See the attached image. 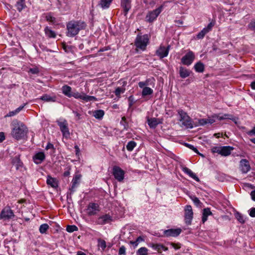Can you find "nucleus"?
<instances>
[{"mask_svg": "<svg viewBox=\"0 0 255 255\" xmlns=\"http://www.w3.org/2000/svg\"><path fill=\"white\" fill-rule=\"evenodd\" d=\"M15 7L19 12H21L26 7L25 0H18L15 4Z\"/></svg>", "mask_w": 255, "mask_h": 255, "instance_id": "29", "label": "nucleus"}, {"mask_svg": "<svg viewBox=\"0 0 255 255\" xmlns=\"http://www.w3.org/2000/svg\"><path fill=\"white\" fill-rule=\"evenodd\" d=\"M249 27L255 32V21H252L249 24Z\"/></svg>", "mask_w": 255, "mask_h": 255, "instance_id": "53", "label": "nucleus"}, {"mask_svg": "<svg viewBox=\"0 0 255 255\" xmlns=\"http://www.w3.org/2000/svg\"><path fill=\"white\" fill-rule=\"evenodd\" d=\"M163 9V5H161L155 9L149 11L146 16V21L149 22H152L154 21Z\"/></svg>", "mask_w": 255, "mask_h": 255, "instance_id": "7", "label": "nucleus"}, {"mask_svg": "<svg viewBox=\"0 0 255 255\" xmlns=\"http://www.w3.org/2000/svg\"><path fill=\"white\" fill-rule=\"evenodd\" d=\"M212 214V213L210 208H206L204 209L202 217V222L203 223H204L207 220L208 217Z\"/></svg>", "mask_w": 255, "mask_h": 255, "instance_id": "28", "label": "nucleus"}, {"mask_svg": "<svg viewBox=\"0 0 255 255\" xmlns=\"http://www.w3.org/2000/svg\"><path fill=\"white\" fill-rule=\"evenodd\" d=\"M100 210V206L95 203H90L87 207V211L89 216L96 215Z\"/></svg>", "mask_w": 255, "mask_h": 255, "instance_id": "13", "label": "nucleus"}, {"mask_svg": "<svg viewBox=\"0 0 255 255\" xmlns=\"http://www.w3.org/2000/svg\"><path fill=\"white\" fill-rule=\"evenodd\" d=\"M112 174L118 181L120 182L123 181L125 178V171L120 167L117 165L114 166L112 169Z\"/></svg>", "mask_w": 255, "mask_h": 255, "instance_id": "8", "label": "nucleus"}, {"mask_svg": "<svg viewBox=\"0 0 255 255\" xmlns=\"http://www.w3.org/2000/svg\"><path fill=\"white\" fill-rule=\"evenodd\" d=\"M129 244L130 245H132L134 248L136 247L138 244L137 243V242H136V241H131L129 242Z\"/></svg>", "mask_w": 255, "mask_h": 255, "instance_id": "62", "label": "nucleus"}, {"mask_svg": "<svg viewBox=\"0 0 255 255\" xmlns=\"http://www.w3.org/2000/svg\"><path fill=\"white\" fill-rule=\"evenodd\" d=\"M249 215L252 217H255V208H252L250 210Z\"/></svg>", "mask_w": 255, "mask_h": 255, "instance_id": "55", "label": "nucleus"}, {"mask_svg": "<svg viewBox=\"0 0 255 255\" xmlns=\"http://www.w3.org/2000/svg\"><path fill=\"white\" fill-rule=\"evenodd\" d=\"M81 178V175L80 174H76L73 177L72 180V185L70 188V190L71 192H74L75 188L76 187L77 184H78L79 182V180Z\"/></svg>", "mask_w": 255, "mask_h": 255, "instance_id": "25", "label": "nucleus"}, {"mask_svg": "<svg viewBox=\"0 0 255 255\" xmlns=\"http://www.w3.org/2000/svg\"><path fill=\"white\" fill-rule=\"evenodd\" d=\"M247 133L250 136L254 135H255V127H254L252 130L247 131Z\"/></svg>", "mask_w": 255, "mask_h": 255, "instance_id": "56", "label": "nucleus"}, {"mask_svg": "<svg viewBox=\"0 0 255 255\" xmlns=\"http://www.w3.org/2000/svg\"><path fill=\"white\" fill-rule=\"evenodd\" d=\"M77 230L78 227L75 225H68L66 227V231L69 233H72Z\"/></svg>", "mask_w": 255, "mask_h": 255, "instance_id": "40", "label": "nucleus"}, {"mask_svg": "<svg viewBox=\"0 0 255 255\" xmlns=\"http://www.w3.org/2000/svg\"><path fill=\"white\" fill-rule=\"evenodd\" d=\"M45 159L44 152H39L36 153L33 157L34 162L37 164H40Z\"/></svg>", "mask_w": 255, "mask_h": 255, "instance_id": "18", "label": "nucleus"}, {"mask_svg": "<svg viewBox=\"0 0 255 255\" xmlns=\"http://www.w3.org/2000/svg\"><path fill=\"white\" fill-rule=\"evenodd\" d=\"M121 124H123L124 126V128L125 129H127L128 127V123H127L126 118L125 117H123L122 118V121L121 122Z\"/></svg>", "mask_w": 255, "mask_h": 255, "instance_id": "49", "label": "nucleus"}, {"mask_svg": "<svg viewBox=\"0 0 255 255\" xmlns=\"http://www.w3.org/2000/svg\"><path fill=\"white\" fill-rule=\"evenodd\" d=\"M15 216L13 211L9 206L7 205L4 207L0 213V219L9 220L13 218Z\"/></svg>", "mask_w": 255, "mask_h": 255, "instance_id": "6", "label": "nucleus"}, {"mask_svg": "<svg viewBox=\"0 0 255 255\" xmlns=\"http://www.w3.org/2000/svg\"><path fill=\"white\" fill-rule=\"evenodd\" d=\"M62 93L68 98L74 97L76 99H81L85 102L96 101L97 98L93 96H89L84 92H72V88L67 85H65L61 88Z\"/></svg>", "mask_w": 255, "mask_h": 255, "instance_id": "1", "label": "nucleus"}, {"mask_svg": "<svg viewBox=\"0 0 255 255\" xmlns=\"http://www.w3.org/2000/svg\"><path fill=\"white\" fill-rule=\"evenodd\" d=\"M169 244L173 247L175 250H179L181 247V245L179 243H175L173 242H170Z\"/></svg>", "mask_w": 255, "mask_h": 255, "instance_id": "44", "label": "nucleus"}, {"mask_svg": "<svg viewBox=\"0 0 255 255\" xmlns=\"http://www.w3.org/2000/svg\"><path fill=\"white\" fill-rule=\"evenodd\" d=\"M18 114L17 112H16L15 110L13 111H10L9 112V113L6 116V117H12L15 115Z\"/></svg>", "mask_w": 255, "mask_h": 255, "instance_id": "59", "label": "nucleus"}, {"mask_svg": "<svg viewBox=\"0 0 255 255\" xmlns=\"http://www.w3.org/2000/svg\"><path fill=\"white\" fill-rule=\"evenodd\" d=\"M74 148L75 149L76 155L77 156H79V153H80V148H79V146L77 145H75L74 146Z\"/></svg>", "mask_w": 255, "mask_h": 255, "instance_id": "60", "label": "nucleus"}, {"mask_svg": "<svg viewBox=\"0 0 255 255\" xmlns=\"http://www.w3.org/2000/svg\"><path fill=\"white\" fill-rule=\"evenodd\" d=\"M145 82L147 86H148V85L154 86L155 84V79L153 77H151V78L147 79L145 81Z\"/></svg>", "mask_w": 255, "mask_h": 255, "instance_id": "43", "label": "nucleus"}, {"mask_svg": "<svg viewBox=\"0 0 255 255\" xmlns=\"http://www.w3.org/2000/svg\"><path fill=\"white\" fill-rule=\"evenodd\" d=\"M179 73L182 78H186L190 76L191 71L185 67L181 66L179 67Z\"/></svg>", "mask_w": 255, "mask_h": 255, "instance_id": "23", "label": "nucleus"}, {"mask_svg": "<svg viewBox=\"0 0 255 255\" xmlns=\"http://www.w3.org/2000/svg\"><path fill=\"white\" fill-rule=\"evenodd\" d=\"M186 145L190 149H192L196 153H198V149L195 147L193 145L191 144H189L188 143H186Z\"/></svg>", "mask_w": 255, "mask_h": 255, "instance_id": "52", "label": "nucleus"}, {"mask_svg": "<svg viewBox=\"0 0 255 255\" xmlns=\"http://www.w3.org/2000/svg\"><path fill=\"white\" fill-rule=\"evenodd\" d=\"M121 4L124 10V14L126 15L131 8V0H121Z\"/></svg>", "mask_w": 255, "mask_h": 255, "instance_id": "20", "label": "nucleus"}, {"mask_svg": "<svg viewBox=\"0 0 255 255\" xmlns=\"http://www.w3.org/2000/svg\"><path fill=\"white\" fill-rule=\"evenodd\" d=\"M237 219L241 223H244L245 222V220L243 218V217L241 215H239L237 217Z\"/></svg>", "mask_w": 255, "mask_h": 255, "instance_id": "61", "label": "nucleus"}, {"mask_svg": "<svg viewBox=\"0 0 255 255\" xmlns=\"http://www.w3.org/2000/svg\"><path fill=\"white\" fill-rule=\"evenodd\" d=\"M147 123L150 128H154L158 125L162 123V121L159 119L155 118H148Z\"/></svg>", "mask_w": 255, "mask_h": 255, "instance_id": "21", "label": "nucleus"}, {"mask_svg": "<svg viewBox=\"0 0 255 255\" xmlns=\"http://www.w3.org/2000/svg\"><path fill=\"white\" fill-rule=\"evenodd\" d=\"M177 113L180 116L179 121L182 123V126L187 128H192L193 122L187 114L182 109L178 110Z\"/></svg>", "mask_w": 255, "mask_h": 255, "instance_id": "5", "label": "nucleus"}, {"mask_svg": "<svg viewBox=\"0 0 255 255\" xmlns=\"http://www.w3.org/2000/svg\"><path fill=\"white\" fill-rule=\"evenodd\" d=\"M44 32L46 36L49 38H54L56 36L55 32L52 30L48 27H46L44 29Z\"/></svg>", "mask_w": 255, "mask_h": 255, "instance_id": "30", "label": "nucleus"}, {"mask_svg": "<svg viewBox=\"0 0 255 255\" xmlns=\"http://www.w3.org/2000/svg\"><path fill=\"white\" fill-rule=\"evenodd\" d=\"M221 150V147L214 146L212 148V151L213 153H220V150Z\"/></svg>", "mask_w": 255, "mask_h": 255, "instance_id": "51", "label": "nucleus"}, {"mask_svg": "<svg viewBox=\"0 0 255 255\" xmlns=\"http://www.w3.org/2000/svg\"><path fill=\"white\" fill-rule=\"evenodd\" d=\"M28 129L26 126L20 122L13 123L11 134L13 138L18 140L23 138L27 134Z\"/></svg>", "mask_w": 255, "mask_h": 255, "instance_id": "3", "label": "nucleus"}, {"mask_svg": "<svg viewBox=\"0 0 255 255\" xmlns=\"http://www.w3.org/2000/svg\"><path fill=\"white\" fill-rule=\"evenodd\" d=\"M148 246L152 248L154 250L157 251L158 253H161L162 251H166L168 250V248L166 247L162 244H153L150 243Z\"/></svg>", "mask_w": 255, "mask_h": 255, "instance_id": "19", "label": "nucleus"}, {"mask_svg": "<svg viewBox=\"0 0 255 255\" xmlns=\"http://www.w3.org/2000/svg\"><path fill=\"white\" fill-rule=\"evenodd\" d=\"M149 38L150 36L148 34L137 35L134 41L135 50L137 51L139 50L144 51L149 42Z\"/></svg>", "mask_w": 255, "mask_h": 255, "instance_id": "4", "label": "nucleus"}, {"mask_svg": "<svg viewBox=\"0 0 255 255\" xmlns=\"http://www.w3.org/2000/svg\"><path fill=\"white\" fill-rule=\"evenodd\" d=\"M87 27L86 22L82 20H72L66 24L67 36L74 37L77 35L79 31L84 30Z\"/></svg>", "mask_w": 255, "mask_h": 255, "instance_id": "2", "label": "nucleus"}, {"mask_svg": "<svg viewBox=\"0 0 255 255\" xmlns=\"http://www.w3.org/2000/svg\"><path fill=\"white\" fill-rule=\"evenodd\" d=\"M193 218V212L191 205H187L184 208V220L185 223L190 225Z\"/></svg>", "mask_w": 255, "mask_h": 255, "instance_id": "10", "label": "nucleus"}, {"mask_svg": "<svg viewBox=\"0 0 255 255\" xmlns=\"http://www.w3.org/2000/svg\"><path fill=\"white\" fill-rule=\"evenodd\" d=\"M40 99L47 102H54L56 100V96L55 95L51 96L48 94H44L40 98Z\"/></svg>", "mask_w": 255, "mask_h": 255, "instance_id": "27", "label": "nucleus"}, {"mask_svg": "<svg viewBox=\"0 0 255 255\" xmlns=\"http://www.w3.org/2000/svg\"><path fill=\"white\" fill-rule=\"evenodd\" d=\"M208 33L206 29L203 28L200 32L197 35V38L198 39H202L205 35L206 34Z\"/></svg>", "mask_w": 255, "mask_h": 255, "instance_id": "41", "label": "nucleus"}, {"mask_svg": "<svg viewBox=\"0 0 255 255\" xmlns=\"http://www.w3.org/2000/svg\"><path fill=\"white\" fill-rule=\"evenodd\" d=\"M136 146V143L133 140H131L128 143L126 146L127 149L129 151H131Z\"/></svg>", "mask_w": 255, "mask_h": 255, "instance_id": "36", "label": "nucleus"}, {"mask_svg": "<svg viewBox=\"0 0 255 255\" xmlns=\"http://www.w3.org/2000/svg\"><path fill=\"white\" fill-rule=\"evenodd\" d=\"M251 196L252 197V199L255 201V190L252 191L251 192Z\"/></svg>", "mask_w": 255, "mask_h": 255, "instance_id": "64", "label": "nucleus"}, {"mask_svg": "<svg viewBox=\"0 0 255 255\" xmlns=\"http://www.w3.org/2000/svg\"><path fill=\"white\" fill-rule=\"evenodd\" d=\"M57 124L62 133L63 137L68 139L70 137V132L68 128V124L66 120L57 122Z\"/></svg>", "mask_w": 255, "mask_h": 255, "instance_id": "9", "label": "nucleus"}, {"mask_svg": "<svg viewBox=\"0 0 255 255\" xmlns=\"http://www.w3.org/2000/svg\"><path fill=\"white\" fill-rule=\"evenodd\" d=\"M170 48V45H168L167 47L164 46L160 45L158 49L156 51V54L160 58H163L167 56L169 51Z\"/></svg>", "mask_w": 255, "mask_h": 255, "instance_id": "14", "label": "nucleus"}, {"mask_svg": "<svg viewBox=\"0 0 255 255\" xmlns=\"http://www.w3.org/2000/svg\"><path fill=\"white\" fill-rule=\"evenodd\" d=\"M105 112L102 110H98L94 112L93 116L96 119H101L104 116Z\"/></svg>", "mask_w": 255, "mask_h": 255, "instance_id": "34", "label": "nucleus"}, {"mask_svg": "<svg viewBox=\"0 0 255 255\" xmlns=\"http://www.w3.org/2000/svg\"><path fill=\"white\" fill-rule=\"evenodd\" d=\"M113 0H101L99 5H100L103 9H107L110 7Z\"/></svg>", "mask_w": 255, "mask_h": 255, "instance_id": "31", "label": "nucleus"}, {"mask_svg": "<svg viewBox=\"0 0 255 255\" xmlns=\"http://www.w3.org/2000/svg\"><path fill=\"white\" fill-rule=\"evenodd\" d=\"M125 254H126V248L125 246H122L119 249V255H125Z\"/></svg>", "mask_w": 255, "mask_h": 255, "instance_id": "50", "label": "nucleus"}, {"mask_svg": "<svg viewBox=\"0 0 255 255\" xmlns=\"http://www.w3.org/2000/svg\"><path fill=\"white\" fill-rule=\"evenodd\" d=\"M213 122L214 121L210 119H201L198 120V123L200 126H204L209 123L212 124Z\"/></svg>", "mask_w": 255, "mask_h": 255, "instance_id": "35", "label": "nucleus"}, {"mask_svg": "<svg viewBox=\"0 0 255 255\" xmlns=\"http://www.w3.org/2000/svg\"><path fill=\"white\" fill-rule=\"evenodd\" d=\"M128 102H129V106L131 107L134 103V98L132 96H130L128 97Z\"/></svg>", "mask_w": 255, "mask_h": 255, "instance_id": "54", "label": "nucleus"}, {"mask_svg": "<svg viewBox=\"0 0 255 255\" xmlns=\"http://www.w3.org/2000/svg\"><path fill=\"white\" fill-rule=\"evenodd\" d=\"M239 169L242 173H248L251 169L249 161L246 159H242L240 161Z\"/></svg>", "mask_w": 255, "mask_h": 255, "instance_id": "15", "label": "nucleus"}, {"mask_svg": "<svg viewBox=\"0 0 255 255\" xmlns=\"http://www.w3.org/2000/svg\"><path fill=\"white\" fill-rule=\"evenodd\" d=\"M28 73H30L32 74H37L39 73V71L37 67H34L32 68H30L28 71Z\"/></svg>", "mask_w": 255, "mask_h": 255, "instance_id": "45", "label": "nucleus"}, {"mask_svg": "<svg viewBox=\"0 0 255 255\" xmlns=\"http://www.w3.org/2000/svg\"><path fill=\"white\" fill-rule=\"evenodd\" d=\"M195 59L194 53L189 50L181 59V63L186 66L190 65Z\"/></svg>", "mask_w": 255, "mask_h": 255, "instance_id": "11", "label": "nucleus"}, {"mask_svg": "<svg viewBox=\"0 0 255 255\" xmlns=\"http://www.w3.org/2000/svg\"><path fill=\"white\" fill-rule=\"evenodd\" d=\"M46 183L51 187L56 188L58 186V182L55 178L52 177L50 175L47 176Z\"/></svg>", "mask_w": 255, "mask_h": 255, "instance_id": "22", "label": "nucleus"}, {"mask_svg": "<svg viewBox=\"0 0 255 255\" xmlns=\"http://www.w3.org/2000/svg\"><path fill=\"white\" fill-rule=\"evenodd\" d=\"M112 221V216L109 214H105L99 216L95 221V223L98 225H104L110 223Z\"/></svg>", "mask_w": 255, "mask_h": 255, "instance_id": "12", "label": "nucleus"}, {"mask_svg": "<svg viewBox=\"0 0 255 255\" xmlns=\"http://www.w3.org/2000/svg\"><path fill=\"white\" fill-rule=\"evenodd\" d=\"M182 170L185 173H186V174L189 175L190 177L194 179L196 181H199V179L196 176V175L195 173H194L190 169H189L187 167L182 166Z\"/></svg>", "mask_w": 255, "mask_h": 255, "instance_id": "24", "label": "nucleus"}, {"mask_svg": "<svg viewBox=\"0 0 255 255\" xmlns=\"http://www.w3.org/2000/svg\"><path fill=\"white\" fill-rule=\"evenodd\" d=\"M215 24L214 22H211L208 24L207 26L206 27L204 28V29H206V31L209 32L211 30L212 27L214 26Z\"/></svg>", "mask_w": 255, "mask_h": 255, "instance_id": "48", "label": "nucleus"}, {"mask_svg": "<svg viewBox=\"0 0 255 255\" xmlns=\"http://www.w3.org/2000/svg\"><path fill=\"white\" fill-rule=\"evenodd\" d=\"M138 85L139 88H140L143 89V88H144L145 87H147L145 81L139 82Z\"/></svg>", "mask_w": 255, "mask_h": 255, "instance_id": "58", "label": "nucleus"}, {"mask_svg": "<svg viewBox=\"0 0 255 255\" xmlns=\"http://www.w3.org/2000/svg\"><path fill=\"white\" fill-rule=\"evenodd\" d=\"M46 19L47 21L54 24L56 22V18L52 15L51 13H48L46 15Z\"/></svg>", "mask_w": 255, "mask_h": 255, "instance_id": "38", "label": "nucleus"}, {"mask_svg": "<svg viewBox=\"0 0 255 255\" xmlns=\"http://www.w3.org/2000/svg\"><path fill=\"white\" fill-rule=\"evenodd\" d=\"M194 69L197 72L203 73L205 70V65L201 61H198L194 65Z\"/></svg>", "mask_w": 255, "mask_h": 255, "instance_id": "26", "label": "nucleus"}, {"mask_svg": "<svg viewBox=\"0 0 255 255\" xmlns=\"http://www.w3.org/2000/svg\"><path fill=\"white\" fill-rule=\"evenodd\" d=\"M25 105H26V104H24L23 105L19 107L18 108H17V109H15L16 112L18 113L20 111H21L23 109V108L24 107Z\"/></svg>", "mask_w": 255, "mask_h": 255, "instance_id": "63", "label": "nucleus"}, {"mask_svg": "<svg viewBox=\"0 0 255 255\" xmlns=\"http://www.w3.org/2000/svg\"><path fill=\"white\" fill-rule=\"evenodd\" d=\"M5 139L4 133L3 132H0V143L2 142Z\"/></svg>", "mask_w": 255, "mask_h": 255, "instance_id": "57", "label": "nucleus"}, {"mask_svg": "<svg viewBox=\"0 0 255 255\" xmlns=\"http://www.w3.org/2000/svg\"><path fill=\"white\" fill-rule=\"evenodd\" d=\"M45 149L47 150H48L49 149H52V153L54 152V151H55V148H54L53 144L50 142H49L47 143V145L45 147Z\"/></svg>", "mask_w": 255, "mask_h": 255, "instance_id": "46", "label": "nucleus"}, {"mask_svg": "<svg viewBox=\"0 0 255 255\" xmlns=\"http://www.w3.org/2000/svg\"><path fill=\"white\" fill-rule=\"evenodd\" d=\"M234 148L231 146H221L219 154L223 156H227L231 154Z\"/></svg>", "mask_w": 255, "mask_h": 255, "instance_id": "17", "label": "nucleus"}, {"mask_svg": "<svg viewBox=\"0 0 255 255\" xmlns=\"http://www.w3.org/2000/svg\"><path fill=\"white\" fill-rule=\"evenodd\" d=\"M190 198L191 199V200H192V201L194 202V204L196 206H200L201 203L200 201L199 200V199L197 197H196L195 196H191Z\"/></svg>", "mask_w": 255, "mask_h": 255, "instance_id": "42", "label": "nucleus"}, {"mask_svg": "<svg viewBox=\"0 0 255 255\" xmlns=\"http://www.w3.org/2000/svg\"><path fill=\"white\" fill-rule=\"evenodd\" d=\"M125 91L126 88L125 87H118L116 89L114 93L117 98H121V95L124 93Z\"/></svg>", "mask_w": 255, "mask_h": 255, "instance_id": "32", "label": "nucleus"}, {"mask_svg": "<svg viewBox=\"0 0 255 255\" xmlns=\"http://www.w3.org/2000/svg\"><path fill=\"white\" fill-rule=\"evenodd\" d=\"M49 227L47 224H43L39 227V232L41 234H46Z\"/></svg>", "mask_w": 255, "mask_h": 255, "instance_id": "37", "label": "nucleus"}, {"mask_svg": "<svg viewBox=\"0 0 255 255\" xmlns=\"http://www.w3.org/2000/svg\"><path fill=\"white\" fill-rule=\"evenodd\" d=\"M99 246L102 250H104L106 248V243L104 240H101L99 242Z\"/></svg>", "mask_w": 255, "mask_h": 255, "instance_id": "47", "label": "nucleus"}, {"mask_svg": "<svg viewBox=\"0 0 255 255\" xmlns=\"http://www.w3.org/2000/svg\"><path fill=\"white\" fill-rule=\"evenodd\" d=\"M181 232L182 230L180 228L168 229L163 231V236L166 237H176L178 236Z\"/></svg>", "mask_w": 255, "mask_h": 255, "instance_id": "16", "label": "nucleus"}, {"mask_svg": "<svg viewBox=\"0 0 255 255\" xmlns=\"http://www.w3.org/2000/svg\"><path fill=\"white\" fill-rule=\"evenodd\" d=\"M153 90L148 87H145L142 89L141 92V95L142 97H145L146 96L150 95L153 93Z\"/></svg>", "mask_w": 255, "mask_h": 255, "instance_id": "33", "label": "nucleus"}, {"mask_svg": "<svg viewBox=\"0 0 255 255\" xmlns=\"http://www.w3.org/2000/svg\"><path fill=\"white\" fill-rule=\"evenodd\" d=\"M137 254L138 255H147L148 250L145 247H141L137 250Z\"/></svg>", "mask_w": 255, "mask_h": 255, "instance_id": "39", "label": "nucleus"}]
</instances>
